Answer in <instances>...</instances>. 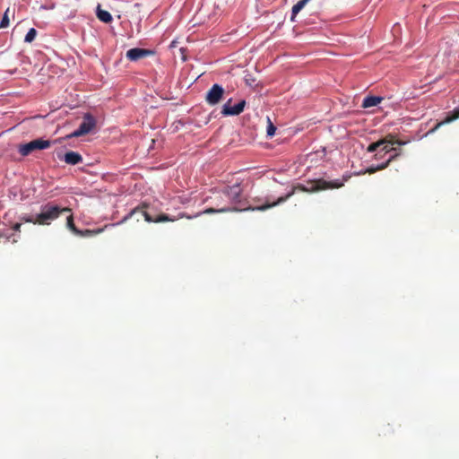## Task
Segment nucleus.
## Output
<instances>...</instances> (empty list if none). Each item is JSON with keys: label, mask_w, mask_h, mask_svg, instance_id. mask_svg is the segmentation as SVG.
<instances>
[{"label": "nucleus", "mask_w": 459, "mask_h": 459, "mask_svg": "<svg viewBox=\"0 0 459 459\" xmlns=\"http://www.w3.org/2000/svg\"><path fill=\"white\" fill-rule=\"evenodd\" d=\"M97 17L100 21L109 23L112 21V15L106 10H102L99 4L97 7Z\"/></svg>", "instance_id": "17"}, {"label": "nucleus", "mask_w": 459, "mask_h": 459, "mask_svg": "<svg viewBox=\"0 0 459 459\" xmlns=\"http://www.w3.org/2000/svg\"><path fill=\"white\" fill-rule=\"evenodd\" d=\"M382 100L383 99L381 97L377 96H367L366 98H364L361 106L364 108L376 107L382 101Z\"/></svg>", "instance_id": "15"}, {"label": "nucleus", "mask_w": 459, "mask_h": 459, "mask_svg": "<svg viewBox=\"0 0 459 459\" xmlns=\"http://www.w3.org/2000/svg\"><path fill=\"white\" fill-rule=\"evenodd\" d=\"M50 146L51 142L49 140L38 138L27 143L20 144L18 146V152L22 157H26L35 151L45 150L49 148Z\"/></svg>", "instance_id": "4"}, {"label": "nucleus", "mask_w": 459, "mask_h": 459, "mask_svg": "<svg viewBox=\"0 0 459 459\" xmlns=\"http://www.w3.org/2000/svg\"><path fill=\"white\" fill-rule=\"evenodd\" d=\"M275 131H276V127L271 122V120L268 119V126H267V129H266L267 135L270 137L273 136L275 134Z\"/></svg>", "instance_id": "22"}, {"label": "nucleus", "mask_w": 459, "mask_h": 459, "mask_svg": "<svg viewBox=\"0 0 459 459\" xmlns=\"http://www.w3.org/2000/svg\"><path fill=\"white\" fill-rule=\"evenodd\" d=\"M152 54L153 52L152 50L134 48L127 50L126 56L127 59H129L130 61H137L145 58Z\"/></svg>", "instance_id": "11"}, {"label": "nucleus", "mask_w": 459, "mask_h": 459, "mask_svg": "<svg viewBox=\"0 0 459 459\" xmlns=\"http://www.w3.org/2000/svg\"><path fill=\"white\" fill-rule=\"evenodd\" d=\"M310 0H300L292 6L290 21L294 22L296 15L305 7Z\"/></svg>", "instance_id": "19"}, {"label": "nucleus", "mask_w": 459, "mask_h": 459, "mask_svg": "<svg viewBox=\"0 0 459 459\" xmlns=\"http://www.w3.org/2000/svg\"><path fill=\"white\" fill-rule=\"evenodd\" d=\"M36 36H37V30L34 28H31L27 32L24 41L30 43L35 39Z\"/></svg>", "instance_id": "20"}, {"label": "nucleus", "mask_w": 459, "mask_h": 459, "mask_svg": "<svg viewBox=\"0 0 459 459\" xmlns=\"http://www.w3.org/2000/svg\"><path fill=\"white\" fill-rule=\"evenodd\" d=\"M394 144H397L400 146V145L403 144V143H402L398 140H394L393 137H391L390 139L385 138V139H382L377 142L370 143L368 146L367 151H368V152H377V153L375 155L376 159H381L386 153H389L391 152H396V148L394 147ZM395 153H398V156L400 155L399 152H394V154Z\"/></svg>", "instance_id": "3"}, {"label": "nucleus", "mask_w": 459, "mask_h": 459, "mask_svg": "<svg viewBox=\"0 0 459 459\" xmlns=\"http://www.w3.org/2000/svg\"><path fill=\"white\" fill-rule=\"evenodd\" d=\"M69 213H70V215L66 219V226L75 235L80 236V237H91V236H94L95 234L100 233V232L102 231V230H81L77 229L75 227V225H74V222L73 214L71 212H69Z\"/></svg>", "instance_id": "10"}, {"label": "nucleus", "mask_w": 459, "mask_h": 459, "mask_svg": "<svg viewBox=\"0 0 459 459\" xmlns=\"http://www.w3.org/2000/svg\"><path fill=\"white\" fill-rule=\"evenodd\" d=\"M231 99H230L222 107L221 114L224 116H237L239 115L246 106V101L241 100L238 104L231 106Z\"/></svg>", "instance_id": "9"}, {"label": "nucleus", "mask_w": 459, "mask_h": 459, "mask_svg": "<svg viewBox=\"0 0 459 459\" xmlns=\"http://www.w3.org/2000/svg\"><path fill=\"white\" fill-rule=\"evenodd\" d=\"M310 0H300L292 6L290 21L294 22L296 15L305 7Z\"/></svg>", "instance_id": "18"}, {"label": "nucleus", "mask_w": 459, "mask_h": 459, "mask_svg": "<svg viewBox=\"0 0 459 459\" xmlns=\"http://www.w3.org/2000/svg\"><path fill=\"white\" fill-rule=\"evenodd\" d=\"M457 118H459V108H455L450 115L446 116V117L443 121L438 122L435 126V127L432 128L429 133H433L436 130H437L441 126H443L445 124L451 123V122L456 120Z\"/></svg>", "instance_id": "13"}, {"label": "nucleus", "mask_w": 459, "mask_h": 459, "mask_svg": "<svg viewBox=\"0 0 459 459\" xmlns=\"http://www.w3.org/2000/svg\"><path fill=\"white\" fill-rule=\"evenodd\" d=\"M351 177L350 176H343L342 179H336L332 181H327L323 178L309 181L307 184L302 185V184H297L291 187V189L283 196H280L276 201L274 202H269V200H266L265 204L257 206L255 208H250L251 210H258V211H264L266 209L274 207L278 204H281L287 200H289L292 195H294L297 192H316L321 190H326L329 188H340L344 185V182H346Z\"/></svg>", "instance_id": "1"}, {"label": "nucleus", "mask_w": 459, "mask_h": 459, "mask_svg": "<svg viewBox=\"0 0 459 459\" xmlns=\"http://www.w3.org/2000/svg\"><path fill=\"white\" fill-rule=\"evenodd\" d=\"M21 227H22V223L21 222H17V223H14L12 227V229L14 230V231H21Z\"/></svg>", "instance_id": "24"}, {"label": "nucleus", "mask_w": 459, "mask_h": 459, "mask_svg": "<svg viewBox=\"0 0 459 459\" xmlns=\"http://www.w3.org/2000/svg\"><path fill=\"white\" fill-rule=\"evenodd\" d=\"M241 188L238 184L229 186L221 190V195L227 197L231 203L236 204L239 202L241 196Z\"/></svg>", "instance_id": "8"}, {"label": "nucleus", "mask_w": 459, "mask_h": 459, "mask_svg": "<svg viewBox=\"0 0 459 459\" xmlns=\"http://www.w3.org/2000/svg\"><path fill=\"white\" fill-rule=\"evenodd\" d=\"M65 212H71V209L68 207L62 208L52 203H48L41 206L40 212L35 216V223L39 225H49L52 221Z\"/></svg>", "instance_id": "2"}, {"label": "nucleus", "mask_w": 459, "mask_h": 459, "mask_svg": "<svg viewBox=\"0 0 459 459\" xmlns=\"http://www.w3.org/2000/svg\"><path fill=\"white\" fill-rule=\"evenodd\" d=\"M396 157H398V153H395V154H392L390 155V157L387 159V160L385 162V163H382L377 167H374V166H371V167H368L365 172L368 173V174H373L378 170H382V169H385V168H387V166L389 165V163L394 160Z\"/></svg>", "instance_id": "14"}, {"label": "nucleus", "mask_w": 459, "mask_h": 459, "mask_svg": "<svg viewBox=\"0 0 459 459\" xmlns=\"http://www.w3.org/2000/svg\"><path fill=\"white\" fill-rule=\"evenodd\" d=\"M63 160L69 165H77L82 161V157L79 152L70 151L64 155Z\"/></svg>", "instance_id": "12"}, {"label": "nucleus", "mask_w": 459, "mask_h": 459, "mask_svg": "<svg viewBox=\"0 0 459 459\" xmlns=\"http://www.w3.org/2000/svg\"><path fill=\"white\" fill-rule=\"evenodd\" d=\"M95 125H96L95 118L91 115L86 114L83 117V121L81 123L79 127L75 131H74L73 133L68 134L66 136V138H73V137H79V136L85 135V134H89L95 127Z\"/></svg>", "instance_id": "5"}, {"label": "nucleus", "mask_w": 459, "mask_h": 459, "mask_svg": "<svg viewBox=\"0 0 459 459\" xmlns=\"http://www.w3.org/2000/svg\"><path fill=\"white\" fill-rule=\"evenodd\" d=\"M235 211H238V210L236 208H232V207H230V206H221V207H219V208H208V209H205L203 212V213H204V214H212V213H217V212H235ZM200 214H202V212L197 213L194 217H197Z\"/></svg>", "instance_id": "16"}, {"label": "nucleus", "mask_w": 459, "mask_h": 459, "mask_svg": "<svg viewBox=\"0 0 459 459\" xmlns=\"http://www.w3.org/2000/svg\"><path fill=\"white\" fill-rule=\"evenodd\" d=\"M179 217H180V218H183V217H185V214H183V213H182V214H180V216H179Z\"/></svg>", "instance_id": "25"}, {"label": "nucleus", "mask_w": 459, "mask_h": 459, "mask_svg": "<svg viewBox=\"0 0 459 459\" xmlns=\"http://www.w3.org/2000/svg\"><path fill=\"white\" fill-rule=\"evenodd\" d=\"M142 213L144 217V220L148 222H165V221H174L175 218H171L167 214H160L156 218H152L146 211H143L141 208L136 207L131 211V212L125 218L127 220L129 217H132L135 213Z\"/></svg>", "instance_id": "6"}, {"label": "nucleus", "mask_w": 459, "mask_h": 459, "mask_svg": "<svg viewBox=\"0 0 459 459\" xmlns=\"http://www.w3.org/2000/svg\"><path fill=\"white\" fill-rule=\"evenodd\" d=\"M224 94V89L219 84H213L212 88L207 91L205 100L210 105L218 104Z\"/></svg>", "instance_id": "7"}, {"label": "nucleus", "mask_w": 459, "mask_h": 459, "mask_svg": "<svg viewBox=\"0 0 459 459\" xmlns=\"http://www.w3.org/2000/svg\"><path fill=\"white\" fill-rule=\"evenodd\" d=\"M8 13H9V8L5 11V13L0 22V29H4V28L8 27V25H9Z\"/></svg>", "instance_id": "21"}, {"label": "nucleus", "mask_w": 459, "mask_h": 459, "mask_svg": "<svg viewBox=\"0 0 459 459\" xmlns=\"http://www.w3.org/2000/svg\"><path fill=\"white\" fill-rule=\"evenodd\" d=\"M20 221H24V222H30V223L36 224L35 223V217L32 216V215H29V214H22L20 217Z\"/></svg>", "instance_id": "23"}]
</instances>
